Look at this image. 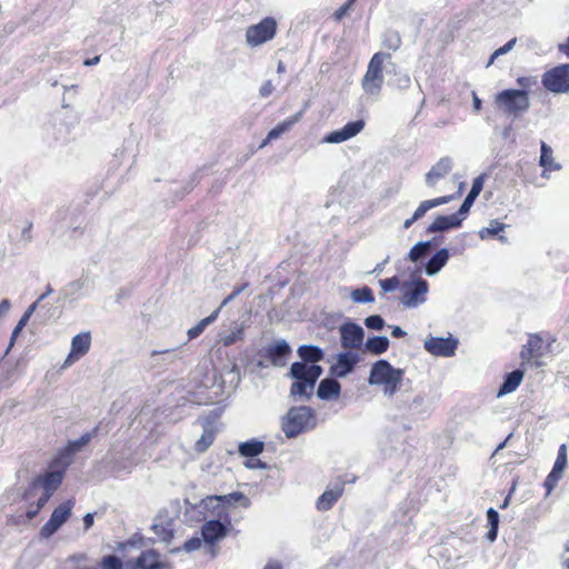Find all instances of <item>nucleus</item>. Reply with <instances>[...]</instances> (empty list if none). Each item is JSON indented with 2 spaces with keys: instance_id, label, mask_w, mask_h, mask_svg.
Instances as JSON below:
<instances>
[{
  "instance_id": "obj_1",
  "label": "nucleus",
  "mask_w": 569,
  "mask_h": 569,
  "mask_svg": "<svg viewBox=\"0 0 569 569\" xmlns=\"http://www.w3.org/2000/svg\"><path fill=\"white\" fill-rule=\"evenodd\" d=\"M427 241H420L411 248L408 258L403 259V269L398 276L379 281L383 292L399 289L401 302L407 308H415L425 301L427 283L422 273L427 272Z\"/></svg>"
},
{
  "instance_id": "obj_2",
  "label": "nucleus",
  "mask_w": 569,
  "mask_h": 569,
  "mask_svg": "<svg viewBox=\"0 0 569 569\" xmlns=\"http://www.w3.org/2000/svg\"><path fill=\"white\" fill-rule=\"evenodd\" d=\"M322 371V368L318 365L293 362L290 368V376L296 381L291 386L290 395L295 398L309 400Z\"/></svg>"
},
{
  "instance_id": "obj_3",
  "label": "nucleus",
  "mask_w": 569,
  "mask_h": 569,
  "mask_svg": "<svg viewBox=\"0 0 569 569\" xmlns=\"http://www.w3.org/2000/svg\"><path fill=\"white\" fill-rule=\"evenodd\" d=\"M403 371L392 367L387 360L376 361L370 370L368 382L382 387L386 396H393L402 381Z\"/></svg>"
},
{
  "instance_id": "obj_4",
  "label": "nucleus",
  "mask_w": 569,
  "mask_h": 569,
  "mask_svg": "<svg viewBox=\"0 0 569 569\" xmlns=\"http://www.w3.org/2000/svg\"><path fill=\"white\" fill-rule=\"evenodd\" d=\"M495 106L502 113L517 119L530 108L529 93L525 90L505 89L495 96Z\"/></svg>"
},
{
  "instance_id": "obj_5",
  "label": "nucleus",
  "mask_w": 569,
  "mask_h": 569,
  "mask_svg": "<svg viewBox=\"0 0 569 569\" xmlns=\"http://www.w3.org/2000/svg\"><path fill=\"white\" fill-rule=\"evenodd\" d=\"M316 425L313 411L309 407L291 408L282 420V430L287 438H295L299 433L312 429Z\"/></svg>"
},
{
  "instance_id": "obj_6",
  "label": "nucleus",
  "mask_w": 569,
  "mask_h": 569,
  "mask_svg": "<svg viewBox=\"0 0 569 569\" xmlns=\"http://www.w3.org/2000/svg\"><path fill=\"white\" fill-rule=\"evenodd\" d=\"M390 59L389 53L377 52L371 58L362 79L363 91L375 98L380 94L383 84V62Z\"/></svg>"
},
{
  "instance_id": "obj_7",
  "label": "nucleus",
  "mask_w": 569,
  "mask_h": 569,
  "mask_svg": "<svg viewBox=\"0 0 569 569\" xmlns=\"http://www.w3.org/2000/svg\"><path fill=\"white\" fill-rule=\"evenodd\" d=\"M67 469V461L54 458L49 466V470L32 482L31 490L37 491L38 489H42L49 493H53L61 485Z\"/></svg>"
},
{
  "instance_id": "obj_8",
  "label": "nucleus",
  "mask_w": 569,
  "mask_h": 569,
  "mask_svg": "<svg viewBox=\"0 0 569 569\" xmlns=\"http://www.w3.org/2000/svg\"><path fill=\"white\" fill-rule=\"evenodd\" d=\"M543 88L552 93H569V63L547 70L541 77Z\"/></svg>"
},
{
  "instance_id": "obj_9",
  "label": "nucleus",
  "mask_w": 569,
  "mask_h": 569,
  "mask_svg": "<svg viewBox=\"0 0 569 569\" xmlns=\"http://www.w3.org/2000/svg\"><path fill=\"white\" fill-rule=\"evenodd\" d=\"M277 22L273 18L267 17L259 23L247 29L246 41L250 47H258L276 36Z\"/></svg>"
},
{
  "instance_id": "obj_10",
  "label": "nucleus",
  "mask_w": 569,
  "mask_h": 569,
  "mask_svg": "<svg viewBox=\"0 0 569 569\" xmlns=\"http://www.w3.org/2000/svg\"><path fill=\"white\" fill-rule=\"evenodd\" d=\"M73 505L72 500H68L58 506L50 519L41 528V536L44 538L51 537L68 520Z\"/></svg>"
},
{
  "instance_id": "obj_11",
  "label": "nucleus",
  "mask_w": 569,
  "mask_h": 569,
  "mask_svg": "<svg viewBox=\"0 0 569 569\" xmlns=\"http://www.w3.org/2000/svg\"><path fill=\"white\" fill-rule=\"evenodd\" d=\"M90 346L91 335L89 331L76 335L71 340V350L64 361V367L71 366L73 362L87 355L90 350Z\"/></svg>"
},
{
  "instance_id": "obj_12",
  "label": "nucleus",
  "mask_w": 569,
  "mask_h": 569,
  "mask_svg": "<svg viewBox=\"0 0 569 569\" xmlns=\"http://www.w3.org/2000/svg\"><path fill=\"white\" fill-rule=\"evenodd\" d=\"M365 128L363 120L348 122L341 129L335 130L322 139L323 143H341L356 137Z\"/></svg>"
},
{
  "instance_id": "obj_13",
  "label": "nucleus",
  "mask_w": 569,
  "mask_h": 569,
  "mask_svg": "<svg viewBox=\"0 0 569 569\" xmlns=\"http://www.w3.org/2000/svg\"><path fill=\"white\" fill-rule=\"evenodd\" d=\"M342 347L346 349H358L362 346L365 331L353 322L345 323L340 327Z\"/></svg>"
},
{
  "instance_id": "obj_14",
  "label": "nucleus",
  "mask_w": 569,
  "mask_h": 569,
  "mask_svg": "<svg viewBox=\"0 0 569 569\" xmlns=\"http://www.w3.org/2000/svg\"><path fill=\"white\" fill-rule=\"evenodd\" d=\"M458 339L448 337H430L429 338V353L437 357L449 358L456 355L458 348Z\"/></svg>"
},
{
  "instance_id": "obj_15",
  "label": "nucleus",
  "mask_w": 569,
  "mask_h": 569,
  "mask_svg": "<svg viewBox=\"0 0 569 569\" xmlns=\"http://www.w3.org/2000/svg\"><path fill=\"white\" fill-rule=\"evenodd\" d=\"M228 532V527L219 520L206 521L201 528V537L203 541L210 546L223 539Z\"/></svg>"
},
{
  "instance_id": "obj_16",
  "label": "nucleus",
  "mask_w": 569,
  "mask_h": 569,
  "mask_svg": "<svg viewBox=\"0 0 569 569\" xmlns=\"http://www.w3.org/2000/svg\"><path fill=\"white\" fill-rule=\"evenodd\" d=\"M291 348L286 340H277L266 348V356L274 367H284Z\"/></svg>"
},
{
  "instance_id": "obj_17",
  "label": "nucleus",
  "mask_w": 569,
  "mask_h": 569,
  "mask_svg": "<svg viewBox=\"0 0 569 569\" xmlns=\"http://www.w3.org/2000/svg\"><path fill=\"white\" fill-rule=\"evenodd\" d=\"M126 569H167L160 560L159 553L153 550L142 552L134 562H127Z\"/></svg>"
},
{
  "instance_id": "obj_18",
  "label": "nucleus",
  "mask_w": 569,
  "mask_h": 569,
  "mask_svg": "<svg viewBox=\"0 0 569 569\" xmlns=\"http://www.w3.org/2000/svg\"><path fill=\"white\" fill-rule=\"evenodd\" d=\"M96 432L97 428L91 432H86L79 439L70 441L56 458L67 461L69 467L73 461L74 455L79 452L92 439Z\"/></svg>"
},
{
  "instance_id": "obj_19",
  "label": "nucleus",
  "mask_w": 569,
  "mask_h": 569,
  "mask_svg": "<svg viewBox=\"0 0 569 569\" xmlns=\"http://www.w3.org/2000/svg\"><path fill=\"white\" fill-rule=\"evenodd\" d=\"M343 482H337L332 487H328L323 493L317 499V509L319 511L330 510L343 492Z\"/></svg>"
},
{
  "instance_id": "obj_20",
  "label": "nucleus",
  "mask_w": 569,
  "mask_h": 569,
  "mask_svg": "<svg viewBox=\"0 0 569 569\" xmlns=\"http://www.w3.org/2000/svg\"><path fill=\"white\" fill-rule=\"evenodd\" d=\"M359 358L352 352H342L337 357V361L331 366V373L342 378L350 373L358 363Z\"/></svg>"
},
{
  "instance_id": "obj_21",
  "label": "nucleus",
  "mask_w": 569,
  "mask_h": 569,
  "mask_svg": "<svg viewBox=\"0 0 569 569\" xmlns=\"http://www.w3.org/2000/svg\"><path fill=\"white\" fill-rule=\"evenodd\" d=\"M244 323L233 321L228 329H222L218 333V342L224 347L234 345L243 339Z\"/></svg>"
},
{
  "instance_id": "obj_22",
  "label": "nucleus",
  "mask_w": 569,
  "mask_h": 569,
  "mask_svg": "<svg viewBox=\"0 0 569 569\" xmlns=\"http://www.w3.org/2000/svg\"><path fill=\"white\" fill-rule=\"evenodd\" d=\"M462 219L455 212L449 216H438L429 224V232H445L451 229H458L462 224Z\"/></svg>"
},
{
  "instance_id": "obj_23",
  "label": "nucleus",
  "mask_w": 569,
  "mask_h": 569,
  "mask_svg": "<svg viewBox=\"0 0 569 569\" xmlns=\"http://www.w3.org/2000/svg\"><path fill=\"white\" fill-rule=\"evenodd\" d=\"M525 372L520 369L506 373L499 387L498 397L513 392L522 382Z\"/></svg>"
},
{
  "instance_id": "obj_24",
  "label": "nucleus",
  "mask_w": 569,
  "mask_h": 569,
  "mask_svg": "<svg viewBox=\"0 0 569 569\" xmlns=\"http://www.w3.org/2000/svg\"><path fill=\"white\" fill-rule=\"evenodd\" d=\"M542 338L537 335H530L526 345L522 346L520 358L523 362H529L533 357L540 356L542 348Z\"/></svg>"
},
{
  "instance_id": "obj_25",
  "label": "nucleus",
  "mask_w": 569,
  "mask_h": 569,
  "mask_svg": "<svg viewBox=\"0 0 569 569\" xmlns=\"http://www.w3.org/2000/svg\"><path fill=\"white\" fill-rule=\"evenodd\" d=\"M341 386L335 379H323L320 381L317 390V396L322 400H330L338 398L340 395Z\"/></svg>"
},
{
  "instance_id": "obj_26",
  "label": "nucleus",
  "mask_w": 569,
  "mask_h": 569,
  "mask_svg": "<svg viewBox=\"0 0 569 569\" xmlns=\"http://www.w3.org/2000/svg\"><path fill=\"white\" fill-rule=\"evenodd\" d=\"M176 350L177 349L153 350L150 353L149 366L151 368H160L173 363L177 359Z\"/></svg>"
},
{
  "instance_id": "obj_27",
  "label": "nucleus",
  "mask_w": 569,
  "mask_h": 569,
  "mask_svg": "<svg viewBox=\"0 0 569 569\" xmlns=\"http://www.w3.org/2000/svg\"><path fill=\"white\" fill-rule=\"evenodd\" d=\"M453 160L451 157L446 156L431 167L429 170V183L436 182L439 179L446 177L452 169Z\"/></svg>"
},
{
  "instance_id": "obj_28",
  "label": "nucleus",
  "mask_w": 569,
  "mask_h": 569,
  "mask_svg": "<svg viewBox=\"0 0 569 569\" xmlns=\"http://www.w3.org/2000/svg\"><path fill=\"white\" fill-rule=\"evenodd\" d=\"M303 111H299L282 122L278 123L273 129H271L268 133V140H277L283 133L289 131L293 124L299 122L302 118Z\"/></svg>"
},
{
  "instance_id": "obj_29",
  "label": "nucleus",
  "mask_w": 569,
  "mask_h": 569,
  "mask_svg": "<svg viewBox=\"0 0 569 569\" xmlns=\"http://www.w3.org/2000/svg\"><path fill=\"white\" fill-rule=\"evenodd\" d=\"M449 250L441 248L429 257V277L437 274L449 260Z\"/></svg>"
},
{
  "instance_id": "obj_30",
  "label": "nucleus",
  "mask_w": 569,
  "mask_h": 569,
  "mask_svg": "<svg viewBox=\"0 0 569 569\" xmlns=\"http://www.w3.org/2000/svg\"><path fill=\"white\" fill-rule=\"evenodd\" d=\"M298 356L302 359L301 362H309L311 365H316L317 362L323 359V351L316 346H301L298 349Z\"/></svg>"
},
{
  "instance_id": "obj_31",
  "label": "nucleus",
  "mask_w": 569,
  "mask_h": 569,
  "mask_svg": "<svg viewBox=\"0 0 569 569\" xmlns=\"http://www.w3.org/2000/svg\"><path fill=\"white\" fill-rule=\"evenodd\" d=\"M507 224L499 222L498 220H491L489 227L481 228L478 232L480 239H487L490 237L498 236L499 241L507 242V238L501 236L500 232L506 229Z\"/></svg>"
},
{
  "instance_id": "obj_32",
  "label": "nucleus",
  "mask_w": 569,
  "mask_h": 569,
  "mask_svg": "<svg viewBox=\"0 0 569 569\" xmlns=\"http://www.w3.org/2000/svg\"><path fill=\"white\" fill-rule=\"evenodd\" d=\"M487 522H488V531L486 533V539L489 542H493L497 539L498 536V529H499V513L498 511L490 507L487 512Z\"/></svg>"
},
{
  "instance_id": "obj_33",
  "label": "nucleus",
  "mask_w": 569,
  "mask_h": 569,
  "mask_svg": "<svg viewBox=\"0 0 569 569\" xmlns=\"http://www.w3.org/2000/svg\"><path fill=\"white\" fill-rule=\"evenodd\" d=\"M539 164L546 170H559L560 164L553 162L552 149L545 141L540 143V160Z\"/></svg>"
},
{
  "instance_id": "obj_34",
  "label": "nucleus",
  "mask_w": 569,
  "mask_h": 569,
  "mask_svg": "<svg viewBox=\"0 0 569 569\" xmlns=\"http://www.w3.org/2000/svg\"><path fill=\"white\" fill-rule=\"evenodd\" d=\"M389 348V339L385 336L369 338L366 342V350L373 355H381Z\"/></svg>"
},
{
  "instance_id": "obj_35",
  "label": "nucleus",
  "mask_w": 569,
  "mask_h": 569,
  "mask_svg": "<svg viewBox=\"0 0 569 569\" xmlns=\"http://www.w3.org/2000/svg\"><path fill=\"white\" fill-rule=\"evenodd\" d=\"M219 312H220V308L214 310L207 318L200 320L194 327L190 328L188 330V338H189V340H192V339H196L197 337H199L209 325H211L213 321H216V319L218 318Z\"/></svg>"
},
{
  "instance_id": "obj_36",
  "label": "nucleus",
  "mask_w": 569,
  "mask_h": 569,
  "mask_svg": "<svg viewBox=\"0 0 569 569\" xmlns=\"http://www.w3.org/2000/svg\"><path fill=\"white\" fill-rule=\"evenodd\" d=\"M263 448H264V445L262 441L250 440V441L240 443L239 452L243 457L253 458V457H257L258 455H260L263 451Z\"/></svg>"
},
{
  "instance_id": "obj_37",
  "label": "nucleus",
  "mask_w": 569,
  "mask_h": 569,
  "mask_svg": "<svg viewBox=\"0 0 569 569\" xmlns=\"http://www.w3.org/2000/svg\"><path fill=\"white\" fill-rule=\"evenodd\" d=\"M350 298L356 303H372V302H375L373 292L367 286H365L362 288L353 289L350 292Z\"/></svg>"
},
{
  "instance_id": "obj_38",
  "label": "nucleus",
  "mask_w": 569,
  "mask_h": 569,
  "mask_svg": "<svg viewBox=\"0 0 569 569\" xmlns=\"http://www.w3.org/2000/svg\"><path fill=\"white\" fill-rule=\"evenodd\" d=\"M214 499L228 503V505H234L240 503L242 507L248 508L250 506V499L244 496L242 492L236 491L231 492L229 495L223 496H216Z\"/></svg>"
},
{
  "instance_id": "obj_39",
  "label": "nucleus",
  "mask_w": 569,
  "mask_h": 569,
  "mask_svg": "<svg viewBox=\"0 0 569 569\" xmlns=\"http://www.w3.org/2000/svg\"><path fill=\"white\" fill-rule=\"evenodd\" d=\"M152 531L159 540L164 542L169 541L173 536L171 523L169 521L161 520L160 522H154L152 525Z\"/></svg>"
},
{
  "instance_id": "obj_40",
  "label": "nucleus",
  "mask_w": 569,
  "mask_h": 569,
  "mask_svg": "<svg viewBox=\"0 0 569 569\" xmlns=\"http://www.w3.org/2000/svg\"><path fill=\"white\" fill-rule=\"evenodd\" d=\"M382 46L389 50L396 51L401 46V38L397 31L388 30L383 34Z\"/></svg>"
},
{
  "instance_id": "obj_41",
  "label": "nucleus",
  "mask_w": 569,
  "mask_h": 569,
  "mask_svg": "<svg viewBox=\"0 0 569 569\" xmlns=\"http://www.w3.org/2000/svg\"><path fill=\"white\" fill-rule=\"evenodd\" d=\"M566 467H567V447L563 443L558 449L557 459L553 463L551 471L555 475H560L562 477V472Z\"/></svg>"
},
{
  "instance_id": "obj_42",
  "label": "nucleus",
  "mask_w": 569,
  "mask_h": 569,
  "mask_svg": "<svg viewBox=\"0 0 569 569\" xmlns=\"http://www.w3.org/2000/svg\"><path fill=\"white\" fill-rule=\"evenodd\" d=\"M214 440V433L211 430H204L201 438L196 442V450L198 452L206 451L213 442Z\"/></svg>"
},
{
  "instance_id": "obj_43",
  "label": "nucleus",
  "mask_w": 569,
  "mask_h": 569,
  "mask_svg": "<svg viewBox=\"0 0 569 569\" xmlns=\"http://www.w3.org/2000/svg\"><path fill=\"white\" fill-rule=\"evenodd\" d=\"M240 380V369L237 365H232L231 368L224 373L223 382H228L231 387L236 388Z\"/></svg>"
},
{
  "instance_id": "obj_44",
  "label": "nucleus",
  "mask_w": 569,
  "mask_h": 569,
  "mask_svg": "<svg viewBox=\"0 0 569 569\" xmlns=\"http://www.w3.org/2000/svg\"><path fill=\"white\" fill-rule=\"evenodd\" d=\"M516 43H517V38H512L506 44H503L502 47L497 49L491 54V57H490V59H489V61L487 63V67L490 66L499 56L506 54L509 51H511Z\"/></svg>"
},
{
  "instance_id": "obj_45",
  "label": "nucleus",
  "mask_w": 569,
  "mask_h": 569,
  "mask_svg": "<svg viewBox=\"0 0 569 569\" xmlns=\"http://www.w3.org/2000/svg\"><path fill=\"white\" fill-rule=\"evenodd\" d=\"M477 197L468 193L463 200V202L461 203L460 208L458 209V211L456 212L462 220L466 219L471 206L473 204V202L476 201Z\"/></svg>"
},
{
  "instance_id": "obj_46",
  "label": "nucleus",
  "mask_w": 569,
  "mask_h": 569,
  "mask_svg": "<svg viewBox=\"0 0 569 569\" xmlns=\"http://www.w3.org/2000/svg\"><path fill=\"white\" fill-rule=\"evenodd\" d=\"M517 84L519 86L518 90H525L529 93V90L537 86L538 81L536 77L528 76V77H518L516 80Z\"/></svg>"
},
{
  "instance_id": "obj_47",
  "label": "nucleus",
  "mask_w": 569,
  "mask_h": 569,
  "mask_svg": "<svg viewBox=\"0 0 569 569\" xmlns=\"http://www.w3.org/2000/svg\"><path fill=\"white\" fill-rule=\"evenodd\" d=\"M365 325L369 329L381 330L385 327V320L379 315H373L365 319Z\"/></svg>"
},
{
  "instance_id": "obj_48",
  "label": "nucleus",
  "mask_w": 569,
  "mask_h": 569,
  "mask_svg": "<svg viewBox=\"0 0 569 569\" xmlns=\"http://www.w3.org/2000/svg\"><path fill=\"white\" fill-rule=\"evenodd\" d=\"M427 212V201L420 202L419 207L415 211L410 219H407L403 223V228L408 229L416 220L422 218Z\"/></svg>"
},
{
  "instance_id": "obj_49",
  "label": "nucleus",
  "mask_w": 569,
  "mask_h": 569,
  "mask_svg": "<svg viewBox=\"0 0 569 569\" xmlns=\"http://www.w3.org/2000/svg\"><path fill=\"white\" fill-rule=\"evenodd\" d=\"M51 496H52V493H49L43 490V492L37 500V508L34 510H28V512H27L28 518L32 519L33 517H36L37 513L39 512V510L48 502V500L50 499Z\"/></svg>"
},
{
  "instance_id": "obj_50",
  "label": "nucleus",
  "mask_w": 569,
  "mask_h": 569,
  "mask_svg": "<svg viewBox=\"0 0 569 569\" xmlns=\"http://www.w3.org/2000/svg\"><path fill=\"white\" fill-rule=\"evenodd\" d=\"M203 539L202 537H192L189 540H187L182 547V549L187 552H192L198 550L201 547Z\"/></svg>"
},
{
  "instance_id": "obj_51",
  "label": "nucleus",
  "mask_w": 569,
  "mask_h": 569,
  "mask_svg": "<svg viewBox=\"0 0 569 569\" xmlns=\"http://www.w3.org/2000/svg\"><path fill=\"white\" fill-rule=\"evenodd\" d=\"M483 180H485V176L483 174H480L477 178H475L473 181H472L471 189H470V191L468 193H470V194H472V196L478 198V196L480 194V192L483 189Z\"/></svg>"
},
{
  "instance_id": "obj_52",
  "label": "nucleus",
  "mask_w": 569,
  "mask_h": 569,
  "mask_svg": "<svg viewBox=\"0 0 569 569\" xmlns=\"http://www.w3.org/2000/svg\"><path fill=\"white\" fill-rule=\"evenodd\" d=\"M247 287H248V283L246 282V283H242L241 286L234 288L233 291L222 300L219 308L221 309L222 307H224L229 302H231L233 299H236Z\"/></svg>"
},
{
  "instance_id": "obj_53",
  "label": "nucleus",
  "mask_w": 569,
  "mask_h": 569,
  "mask_svg": "<svg viewBox=\"0 0 569 569\" xmlns=\"http://www.w3.org/2000/svg\"><path fill=\"white\" fill-rule=\"evenodd\" d=\"M561 479L560 475H555L552 471L547 476L543 486L547 491L550 492L557 485V482Z\"/></svg>"
},
{
  "instance_id": "obj_54",
  "label": "nucleus",
  "mask_w": 569,
  "mask_h": 569,
  "mask_svg": "<svg viewBox=\"0 0 569 569\" xmlns=\"http://www.w3.org/2000/svg\"><path fill=\"white\" fill-rule=\"evenodd\" d=\"M455 197H456L455 194H450V196H443V197H439V198L429 200V210L432 208H436L438 206L450 202L452 199H455Z\"/></svg>"
},
{
  "instance_id": "obj_55",
  "label": "nucleus",
  "mask_w": 569,
  "mask_h": 569,
  "mask_svg": "<svg viewBox=\"0 0 569 569\" xmlns=\"http://www.w3.org/2000/svg\"><path fill=\"white\" fill-rule=\"evenodd\" d=\"M356 2V0H348L343 6H341L336 12L335 17L337 20H341L349 11V9L352 7V4Z\"/></svg>"
},
{
  "instance_id": "obj_56",
  "label": "nucleus",
  "mask_w": 569,
  "mask_h": 569,
  "mask_svg": "<svg viewBox=\"0 0 569 569\" xmlns=\"http://www.w3.org/2000/svg\"><path fill=\"white\" fill-rule=\"evenodd\" d=\"M244 466L249 469H266L267 465L262 462L260 459H257L256 457L247 460L244 462Z\"/></svg>"
},
{
  "instance_id": "obj_57",
  "label": "nucleus",
  "mask_w": 569,
  "mask_h": 569,
  "mask_svg": "<svg viewBox=\"0 0 569 569\" xmlns=\"http://www.w3.org/2000/svg\"><path fill=\"white\" fill-rule=\"evenodd\" d=\"M273 89V84L270 80L264 81L260 87V96L263 98L269 97L272 93Z\"/></svg>"
},
{
  "instance_id": "obj_58",
  "label": "nucleus",
  "mask_w": 569,
  "mask_h": 569,
  "mask_svg": "<svg viewBox=\"0 0 569 569\" xmlns=\"http://www.w3.org/2000/svg\"><path fill=\"white\" fill-rule=\"evenodd\" d=\"M26 325H27V322L21 319L18 321V323L14 327L12 335H11V342H10L11 346L13 345V341L19 336V333L21 332V330L24 328Z\"/></svg>"
},
{
  "instance_id": "obj_59",
  "label": "nucleus",
  "mask_w": 569,
  "mask_h": 569,
  "mask_svg": "<svg viewBox=\"0 0 569 569\" xmlns=\"http://www.w3.org/2000/svg\"><path fill=\"white\" fill-rule=\"evenodd\" d=\"M93 521H94V517H93V513H87L84 517H83V526H84V530H89L92 526H93Z\"/></svg>"
},
{
  "instance_id": "obj_60",
  "label": "nucleus",
  "mask_w": 569,
  "mask_h": 569,
  "mask_svg": "<svg viewBox=\"0 0 569 569\" xmlns=\"http://www.w3.org/2000/svg\"><path fill=\"white\" fill-rule=\"evenodd\" d=\"M482 101L481 99L476 94V92H472V108L476 112H479L481 110Z\"/></svg>"
},
{
  "instance_id": "obj_61",
  "label": "nucleus",
  "mask_w": 569,
  "mask_h": 569,
  "mask_svg": "<svg viewBox=\"0 0 569 569\" xmlns=\"http://www.w3.org/2000/svg\"><path fill=\"white\" fill-rule=\"evenodd\" d=\"M410 84V78L408 74H403L401 76L399 79H398V83L397 86L401 89H405L407 87H409Z\"/></svg>"
},
{
  "instance_id": "obj_62",
  "label": "nucleus",
  "mask_w": 569,
  "mask_h": 569,
  "mask_svg": "<svg viewBox=\"0 0 569 569\" xmlns=\"http://www.w3.org/2000/svg\"><path fill=\"white\" fill-rule=\"evenodd\" d=\"M11 308V303L8 299H3L0 302V317L6 315Z\"/></svg>"
},
{
  "instance_id": "obj_63",
  "label": "nucleus",
  "mask_w": 569,
  "mask_h": 569,
  "mask_svg": "<svg viewBox=\"0 0 569 569\" xmlns=\"http://www.w3.org/2000/svg\"><path fill=\"white\" fill-rule=\"evenodd\" d=\"M391 335L392 337L395 338H402L406 336V332L398 326H393L392 327V331H391Z\"/></svg>"
},
{
  "instance_id": "obj_64",
  "label": "nucleus",
  "mask_w": 569,
  "mask_h": 569,
  "mask_svg": "<svg viewBox=\"0 0 569 569\" xmlns=\"http://www.w3.org/2000/svg\"><path fill=\"white\" fill-rule=\"evenodd\" d=\"M263 569H282V566L279 561H269Z\"/></svg>"
}]
</instances>
